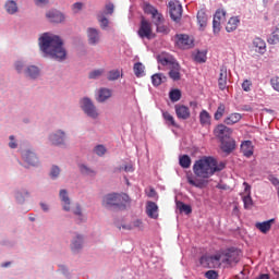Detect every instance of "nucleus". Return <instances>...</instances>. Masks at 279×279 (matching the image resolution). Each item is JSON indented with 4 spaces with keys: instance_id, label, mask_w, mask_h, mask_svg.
<instances>
[{
    "instance_id": "f257e3e1",
    "label": "nucleus",
    "mask_w": 279,
    "mask_h": 279,
    "mask_svg": "<svg viewBox=\"0 0 279 279\" xmlns=\"http://www.w3.org/2000/svg\"><path fill=\"white\" fill-rule=\"evenodd\" d=\"M226 169V162L218 161L217 158L213 156H203L196 160L193 165V173L196 178H199L198 181H195L193 177H187V182L196 189H205L208 186L209 178H213L215 173H220Z\"/></svg>"
},
{
    "instance_id": "f03ea898",
    "label": "nucleus",
    "mask_w": 279,
    "mask_h": 279,
    "mask_svg": "<svg viewBox=\"0 0 279 279\" xmlns=\"http://www.w3.org/2000/svg\"><path fill=\"white\" fill-rule=\"evenodd\" d=\"M39 47L45 56L54 58V60H59V62L66 60V50L62 47V39L56 35L45 33L39 38Z\"/></svg>"
},
{
    "instance_id": "7ed1b4c3",
    "label": "nucleus",
    "mask_w": 279,
    "mask_h": 279,
    "mask_svg": "<svg viewBox=\"0 0 279 279\" xmlns=\"http://www.w3.org/2000/svg\"><path fill=\"white\" fill-rule=\"evenodd\" d=\"M143 10H144L145 14L151 15V19L156 25V32L158 34H169V32H171L169 26L163 24L165 17L162 16V13L158 12V10L154 5H151L149 3H144Z\"/></svg>"
},
{
    "instance_id": "20e7f679",
    "label": "nucleus",
    "mask_w": 279,
    "mask_h": 279,
    "mask_svg": "<svg viewBox=\"0 0 279 279\" xmlns=\"http://www.w3.org/2000/svg\"><path fill=\"white\" fill-rule=\"evenodd\" d=\"M159 62L160 64H162V66H168L169 71V76L171 80H173V82H178L180 81V63H178V61L172 58L171 56L167 54L163 57L159 58Z\"/></svg>"
},
{
    "instance_id": "39448f33",
    "label": "nucleus",
    "mask_w": 279,
    "mask_h": 279,
    "mask_svg": "<svg viewBox=\"0 0 279 279\" xmlns=\"http://www.w3.org/2000/svg\"><path fill=\"white\" fill-rule=\"evenodd\" d=\"M202 267L205 269H219L221 267V253L218 252L215 255H203L199 259Z\"/></svg>"
},
{
    "instance_id": "423d86ee",
    "label": "nucleus",
    "mask_w": 279,
    "mask_h": 279,
    "mask_svg": "<svg viewBox=\"0 0 279 279\" xmlns=\"http://www.w3.org/2000/svg\"><path fill=\"white\" fill-rule=\"evenodd\" d=\"M137 36H140V38H146L147 40H154V38H156V33L154 32L151 22L147 21L145 17H142Z\"/></svg>"
},
{
    "instance_id": "0eeeda50",
    "label": "nucleus",
    "mask_w": 279,
    "mask_h": 279,
    "mask_svg": "<svg viewBox=\"0 0 279 279\" xmlns=\"http://www.w3.org/2000/svg\"><path fill=\"white\" fill-rule=\"evenodd\" d=\"M221 263L226 265V267H230L232 265H236L239 260H241V254L239 251L228 250L225 252H220Z\"/></svg>"
},
{
    "instance_id": "6e6552de",
    "label": "nucleus",
    "mask_w": 279,
    "mask_h": 279,
    "mask_svg": "<svg viewBox=\"0 0 279 279\" xmlns=\"http://www.w3.org/2000/svg\"><path fill=\"white\" fill-rule=\"evenodd\" d=\"M129 197L125 194H108L104 197L102 203L105 206H121L124 202H128Z\"/></svg>"
},
{
    "instance_id": "1a4fd4ad",
    "label": "nucleus",
    "mask_w": 279,
    "mask_h": 279,
    "mask_svg": "<svg viewBox=\"0 0 279 279\" xmlns=\"http://www.w3.org/2000/svg\"><path fill=\"white\" fill-rule=\"evenodd\" d=\"M243 186L244 190L240 193V196L242 197L244 208L250 210L254 206V199H252V185H250L247 182H244Z\"/></svg>"
},
{
    "instance_id": "9d476101",
    "label": "nucleus",
    "mask_w": 279,
    "mask_h": 279,
    "mask_svg": "<svg viewBox=\"0 0 279 279\" xmlns=\"http://www.w3.org/2000/svg\"><path fill=\"white\" fill-rule=\"evenodd\" d=\"M81 108L92 119H97L99 117V112H97V107L93 104L90 98H83L81 100Z\"/></svg>"
},
{
    "instance_id": "9b49d317",
    "label": "nucleus",
    "mask_w": 279,
    "mask_h": 279,
    "mask_svg": "<svg viewBox=\"0 0 279 279\" xmlns=\"http://www.w3.org/2000/svg\"><path fill=\"white\" fill-rule=\"evenodd\" d=\"M169 8L172 21L178 23L182 19V4L178 0H172L169 2Z\"/></svg>"
},
{
    "instance_id": "f8f14e48",
    "label": "nucleus",
    "mask_w": 279,
    "mask_h": 279,
    "mask_svg": "<svg viewBox=\"0 0 279 279\" xmlns=\"http://www.w3.org/2000/svg\"><path fill=\"white\" fill-rule=\"evenodd\" d=\"M226 21V11L222 9H219L216 11L214 15V21H213V29L214 34H219L221 32V23Z\"/></svg>"
},
{
    "instance_id": "ddd939ff",
    "label": "nucleus",
    "mask_w": 279,
    "mask_h": 279,
    "mask_svg": "<svg viewBox=\"0 0 279 279\" xmlns=\"http://www.w3.org/2000/svg\"><path fill=\"white\" fill-rule=\"evenodd\" d=\"M214 134L217 138H219L220 142H222L228 138H231L230 136H232V129H230L223 124H219L214 130Z\"/></svg>"
},
{
    "instance_id": "4468645a",
    "label": "nucleus",
    "mask_w": 279,
    "mask_h": 279,
    "mask_svg": "<svg viewBox=\"0 0 279 279\" xmlns=\"http://www.w3.org/2000/svg\"><path fill=\"white\" fill-rule=\"evenodd\" d=\"M175 45L179 49H191V47H193V38L186 34L177 35Z\"/></svg>"
},
{
    "instance_id": "2eb2a0df",
    "label": "nucleus",
    "mask_w": 279,
    "mask_h": 279,
    "mask_svg": "<svg viewBox=\"0 0 279 279\" xmlns=\"http://www.w3.org/2000/svg\"><path fill=\"white\" fill-rule=\"evenodd\" d=\"M220 143V149H222L225 154H232V151L236 149V141H234L232 137L222 140Z\"/></svg>"
},
{
    "instance_id": "dca6fc26",
    "label": "nucleus",
    "mask_w": 279,
    "mask_h": 279,
    "mask_svg": "<svg viewBox=\"0 0 279 279\" xmlns=\"http://www.w3.org/2000/svg\"><path fill=\"white\" fill-rule=\"evenodd\" d=\"M174 110L178 119H182L183 121L191 119V109H189V107L184 105H175Z\"/></svg>"
},
{
    "instance_id": "f3484780",
    "label": "nucleus",
    "mask_w": 279,
    "mask_h": 279,
    "mask_svg": "<svg viewBox=\"0 0 279 279\" xmlns=\"http://www.w3.org/2000/svg\"><path fill=\"white\" fill-rule=\"evenodd\" d=\"M274 223H276V219L272 218L263 222H256L255 228L259 230L262 234H267V232L271 230V226H274Z\"/></svg>"
},
{
    "instance_id": "a211bd4d",
    "label": "nucleus",
    "mask_w": 279,
    "mask_h": 279,
    "mask_svg": "<svg viewBox=\"0 0 279 279\" xmlns=\"http://www.w3.org/2000/svg\"><path fill=\"white\" fill-rule=\"evenodd\" d=\"M197 23L201 32H204L206 29V26L208 25V15L206 14V10L201 9L197 12Z\"/></svg>"
},
{
    "instance_id": "6ab92c4d",
    "label": "nucleus",
    "mask_w": 279,
    "mask_h": 279,
    "mask_svg": "<svg viewBox=\"0 0 279 279\" xmlns=\"http://www.w3.org/2000/svg\"><path fill=\"white\" fill-rule=\"evenodd\" d=\"M87 38H88L89 45H97L99 40H101L99 31L93 27L87 28Z\"/></svg>"
},
{
    "instance_id": "aec40b11",
    "label": "nucleus",
    "mask_w": 279,
    "mask_h": 279,
    "mask_svg": "<svg viewBox=\"0 0 279 279\" xmlns=\"http://www.w3.org/2000/svg\"><path fill=\"white\" fill-rule=\"evenodd\" d=\"M46 17L50 23H62L64 21V14L60 11L51 10L46 14Z\"/></svg>"
},
{
    "instance_id": "412c9836",
    "label": "nucleus",
    "mask_w": 279,
    "mask_h": 279,
    "mask_svg": "<svg viewBox=\"0 0 279 279\" xmlns=\"http://www.w3.org/2000/svg\"><path fill=\"white\" fill-rule=\"evenodd\" d=\"M218 86L220 90H226V86H228V70L226 68L220 69Z\"/></svg>"
},
{
    "instance_id": "4be33fe9",
    "label": "nucleus",
    "mask_w": 279,
    "mask_h": 279,
    "mask_svg": "<svg viewBox=\"0 0 279 279\" xmlns=\"http://www.w3.org/2000/svg\"><path fill=\"white\" fill-rule=\"evenodd\" d=\"M241 151L246 158L254 156V145H252V141H244L241 144Z\"/></svg>"
},
{
    "instance_id": "5701e85b",
    "label": "nucleus",
    "mask_w": 279,
    "mask_h": 279,
    "mask_svg": "<svg viewBox=\"0 0 279 279\" xmlns=\"http://www.w3.org/2000/svg\"><path fill=\"white\" fill-rule=\"evenodd\" d=\"M146 214L150 219H158V205L154 202H147Z\"/></svg>"
},
{
    "instance_id": "b1692460",
    "label": "nucleus",
    "mask_w": 279,
    "mask_h": 279,
    "mask_svg": "<svg viewBox=\"0 0 279 279\" xmlns=\"http://www.w3.org/2000/svg\"><path fill=\"white\" fill-rule=\"evenodd\" d=\"M243 119V116L241 113L234 112L229 116H227L223 120V123L226 125H234L235 123H239Z\"/></svg>"
},
{
    "instance_id": "393cba45",
    "label": "nucleus",
    "mask_w": 279,
    "mask_h": 279,
    "mask_svg": "<svg viewBox=\"0 0 279 279\" xmlns=\"http://www.w3.org/2000/svg\"><path fill=\"white\" fill-rule=\"evenodd\" d=\"M64 132L58 131L57 133L50 135V142L52 145H62L64 143Z\"/></svg>"
},
{
    "instance_id": "a878e982",
    "label": "nucleus",
    "mask_w": 279,
    "mask_h": 279,
    "mask_svg": "<svg viewBox=\"0 0 279 279\" xmlns=\"http://www.w3.org/2000/svg\"><path fill=\"white\" fill-rule=\"evenodd\" d=\"M110 97H112V92H110V89H107V88H101L98 90V96L96 99L97 101L102 104L107 99H110Z\"/></svg>"
},
{
    "instance_id": "bb28decb",
    "label": "nucleus",
    "mask_w": 279,
    "mask_h": 279,
    "mask_svg": "<svg viewBox=\"0 0 279 279\" xmlns=\"http://www.w3.org/2000/svg\"><path fill=\"white\" fill-rule=\"evenodd\" d=\"M210 113L206 110H202L199 112V123L201 125H203L204 128H206V125H210Z\"/></svg>"
},
{
    "instance_id": "cd10ccee",
    "label": "nucleus",
    "mask_w": 279,
    "mask_h": 279,
    "mask_svg": "<svg viewBox=\"0 0 279 279\" xmlns=\"http://www.w3.org/2000/svg\"><path fill=\"white\" fill-rule=\"evenodd\" d=\"M239 23H241V21L236 16L230 17L226 26L227 32H234L236 27H239Z\"/></svg>"
},
{
    "instance_id": "c85d7f7f",
    "label": "nucleus",
    "mask_w": 279,
    "mask_h": 279,
    "mask_svg": "<svg viewBox=\"0 0 279 279\" xmlns=\"http://www.w3.org/2000/svg\"><path fill=\"white\" fill-rule=\"evenodd\" d=\"M60 198L63 202L64 210H71V201L69 199V194L65 192V190L60 191Z\"/></svg>"
},
{
    "instance_id": "c756f323",
    "label": "nucleus",
    "mask_w": 279,
    "mask_h": 279,
    "mask_svg": "<svg viewBox=\"0 0 279 279\" xmlns=\"http://www.w3.org/2000/svg\"><path fill=\"white\" fill-rule=\"evenodd\" d=\"M191 157L189 155L179 156V165L182 169H189L191 167Z\"/></svg>"
},
{
    "instance_id": "7c9ffc66",
    "label": "nucleus",
    "mask_w": 279,
    "mask_h": 279,
    "mask_svg": "<svg viewBox=\"0 0 279 279\" xmlns=\"http://www.w3.org/2000/svg\"><path fill=\"white\" fill-rule=\"evenodd\" d=\"M133 71L137 77H143L145 75V65L142 62H136L133 65Z\"/></svg>"
},
{
    "instance_id": "2f4dec72",
    "label": "nucleus",
    "mask_w": 279,
    "mask_h": 279,
    "mask_svg": "<svg viewBox=\"0 0 279 279\" xmlns=\"http://www.w3.org/2000/svg\"><path fill=\"white\" fill-rule=\"evenodd\" d=\"M153 86H160V84L167 82V76L162 73H157L151 76Z\"/></svg>"
},
{
    "instance_id": "473e14b6",
    "label": "nucleus",
    "mask_w": 279,
    "mask_h": 279,
    "mask_svg": "<svg viewBox=\"0 0 279 279\" xmlns=\"http://www.w3.org/2000/svg\"><path fill=\"white\" fill-rule=\"evenodd\" d=\"M207 56H208V51H206V50L199 51L198 50L194 54V60H195V62H198L199 64H204V62H206V60H207Z\"/></svg>"
},
{
    "instance_id": "72a5a7b5",
    "label": "nucleus",
    "mask_w": 279,
    "mask_h": 279,
    "mask_svg": "<svg viewBox=\"0 0 279 279\" xmlns=\"http://www.w3.org/2000/svg\"><path fill=\"white\" fill-rule=\"evenodd\" d=\"M162 118L166 121L168 125H172V128H178V124L175 123V119L169 111H162Z\"/></svg>"
},
{
    "instance_id": "f704fd0d",
    "label": "nucleus",
    "mask_w": 279,
    "mask_h": 279,
    "mask_svg": "<svg viewBox=\"0 0 279 279\" xmlns=\"http://www.w3.org/2000/svg\"><path fill=\"white\" fill-rule=\"evenodd\" d=\"M40 75V71L35 66L31 65L26 70V76L31 77V80H36V77Z\"/></svg>"
},
{
    "instance_id": "c9c22d12",
    "label": "nucleus",
    "mask_w": 279,
    "mask_h": 279,
    "mask_svg": "<svg viewBox=\"0 0 279 279\" xmlns=\"http://www.w3.org/2000/svg\"><path fill=\"white\" fill-rule=\"evenodd\" d=\"M278 43H279V24L276 26L271 36L268 38L269 45H278Z\"/></svg>"
},
{
    "instance_id": "e433bc0d",
    "label": "nucleus",
    "mask_w": 279,
    "mask_h": 279,
    "mask_svg": "<svg viewBox=\"0 0 279 279\" xmlns=\"http://www.w3.org/2000/svg\"><path fill=\"white\" fill-rule=\"evenodd\" d=\"M226 114V105L220 104L214 114V119L216 121H219L223 118V116Z\"/></svg>"
},
{
    "instance_id": "4c0bfd02",
    "label": "nucleus",
    "mask_w": 279,
    "mask_h": 279,
    "mask_svg": "<svg viewBox=\"0 0 279 279\" xmlns=\"http://www.w3.org/2000/svg\"><path fill=\"white\" fill-rule=\"evenodd\" d=\"M120 77H123L122 70H111L108 74V80L110 82H114L116 80H119Z\"/></svg>"
},
{
    "instance_id": "58836bf2",
    "label": "nucleus",
    "mask_w": 279,
    "mask_h": 279,
    "mask_svg": "<svg viewBox=\"0 0 279 279\" xmlns=\"http://www.w3.org/2000/svg\"><path fill=\"white\" fill-rule=\"evenodd\" d=\"M170 100L175 104L182 99V92L180 89H172L169 93Z\"/></svg>"
},
{
    "instance_id": "ea45409f",
    "label": "nucleus",
    "mask_w": 279,
    "mask_h": 279,
    "mask_svg": "<svg viewBox=\"0 0 279 279\" xmlns=\"http://www.w3.org/2000/svg\"><path fill=\"white\" fill-rule=\"evenodd\" d=\"M23 158L25 160V162H27V165H36V162H38V159L36 158V155H34V153H25L23 155Z\"/></svg>"
},
{
    "instance_id": "a19ab883",
    "label": "nucleus",
    "mask_w": 279,
    "mask_h": 279,
    "mask_svg": "<svg viewBox=\"0 0 279 279\" xmlns=\"http://www.w3.org/2000/svg\"><path fill=\"white\" fill-rule=\"evenodd\" d=\"M5 10L9 14H14L17 12L19 7L16 5V2L13 0H10L5 3Z\"/></svg>"
},
{
    "instance_id": "79ce46f5",
    "label": "nucleus",
    "mask_w": 279,
    "mask_h": 279,
    "mask_svg": "<svg viewBox=\"0 0 279 279\" xmlns=\"http://www.w3.org/2000/svg\"><path fill=\"white\" fill-rule=\"evenodd\" d=\"M177 208H179L180 213H185V215H191V213H193L191 206L182 202H177Z\"/></svg>"
},
{
    "instance_id": "37998d69",
    "label": "nucleus",
    "mask_w": 279,
    "mask_h": 279,
    "mask_svg": "<svg viewBox=\"0 0 279 279\" xmlns=\"http://www.w3.org/2000/svg\"><path fill=\"white\" fill-rule=\"evenodd\" d=\"M254 47H256V49H258L259 51H265V40L260 39V38H256L253 43Z\"/></svg>"
},
{
    "instance_id": "c03bdc74",
    "label": "nucleus",
    "mask_w": 279,
    "mask_h": 279,
    "mask_svg": "<svg viewBox=\"0 0 279 279\" xmlns=\"http://www.w3.org/2000/svg\"><path fill=\"white\" fill-rule=\"evenodd\" d=\"M98 23L100 24L101 29H106L110 25V21L106 16H99Z\"/></svg>"
},
{
    "instance_id": "a18cd8bd",
    "label": "nucleus",
    "mask_w": 279,
    "mask_h": 279,
    "mask_svg": "<svg viewBox=\"0 0 279 279\" xmlns=\"http://www.w3.org/2000/svg\"><path fill=\"white\" fill-rule=\"evenodd\" d=\"M134 228H137L138 230H143V220L141 219L134 220L130 226V230H134Z\"/></svg>"
},
{
    "instance_id": "49530a36",
    "label": "nucleus",
    "mask_w": 279,
    "mask_h": 279,
    "mask_svg": "<svg viewBox=\"0 0 279 279\" xmlns=\"http://www.w3.org/2000/svg\"><path fill=\"white\" fill-rule=\"evenodd\" d=\"M205 278L207 279H218L219 278V272L216 270H208L205 272Z\"/></svg>"
},
{
    "instance_id": "de8ad7c7",
    "label": "nucleus",
    "mask_w": 279,
    "mask_h": 279,
    "mask_svg": "<svg viewBox=\"0 0 279 279\" xmlns=\"http://www.w3.org/2000/svg\"><path fill=\"white\" fill-rule=\"evenodd\" d=\"M104 75V70H95L92 73H89L90 80H97L98 77H101Z\"/></svg>"
},
{
    "instance_id": "09e8293b",
    "label": "nucleus",
    "mask_w": 279,
    "mask_h": 279,
    "mask_svg": "<svg viewBox=\"0 0 279 279\" xmlns=\"http://www.w3.org/2000/svg\"><path fill=\"white\" fill-rule=\"evenodd\" d=\"M270 84L271 87L274 88V90H276L277 93H279V76H275L270 80Z\"/></svg>"
},
{
    "instance_id": "8fccbe9b",
    "label": "nucleus",
    "mask_w": 279,
    "mask_h": 279,
    "mask_svg": "<svg viewBox=\"0 0 279 279\" xmlns=\"http://www.w3.org/2000/svg\"><path fill=\"white\" fill-rule=\"evenodd\" d=\"M242 88L245 93H250V90H252V81L250 80H245L243 83H242Z\"/></svg>"
},
{
    "instance_id": "3c124183",
    "label": "nucleus",
    "mask_w": 279,
    "mask_h": 279,
    "mask_svg": "<svg viewBox=\"0 0 279 279\" xmlns=\"http://www.w3.org/2000/svg\"><path fill=\"white\" fill-rule=\"evenodd\" d=\"M94 151L97 156H104V154H106V147L104 145H98L95 147Z\"/></svg>"
},
{
    "instance_id": "603ef678",
    "label": "nucleus",
    "mask_w": 279,
    "mask_h": 279,
    "mask_svg": "<svg viewBox=\"0 0 279 279\" xmlns=\"http://www.w3.org/2000/svg\"><path fill=\"white\" fill-rule=\"evenodd\" d=\"M50 175L51 178H58V175H60V168L58 167H52L51 171H50Z\"/></svg>"
},
{
    "instance_id": "864d4df0",
    "label": "nucleus",
    "mask_w": 279,
    "mask_h": 279,
    "mask_svg": "<svg viewBox=\"0 0 279 279\" xmlns=\"http://www.w3.org/2000/svg\"><path fill=\"white\" fill-rule=\"evenodd\" d=\"M114 12V4L108 3L106 4V14H113Z\"/></svg>"
},
{
    "instance_id": "5fc2aeb1",
    "label": "nucleus",
    "mask_w": 279,
    "mask_h": 279,
    "mask_svg": "<svg viewBox=\"0 0 279 279\" xmlns=\"http://www.w3.org/2000/svg\"><path fill=\"white\" fill-rule=\"evenodd\" d=\"M72 10L75 13L80 12V10H82V3H80V2L74 3L72 7Z\"/></svg>"
},
{
    "instance_id": "6e6d98bb",
    "label": "nucleus",
    "mask_w": 279,
    "mask_h": 279,
    "mask_svg": "<svg viewBox=\"0 0 279 279\" xmlns=\"http://www.w3.org/2000/svg\"><path fill=\"white\" fill-rule=\"evenodd\" d=\"M10 143H9V147H11V149H16V143L13 142L14 141V137L13 135L10 136Z\"/></svg>"
},
{
    "instance_id": "4d7b16f0",
    "label": "nucleus",
    "mask_w": 279,
    "mask_h": 279,
    "mask_svg": "<svg viewBox=\"0 0 279 279\" xmlns=\"http://www.w3.org/2000/svg\"><path fill=\"white\" fill-rule=\"evenodd\" d=\"M149 197H158V193H156V190L154 187H150L148 194Z\"/></svg>"
},
{
    "instance_id": "13d9d810",
    "label": "nucleus",
    "mask_w": 279,
    "mask_h": 279,
    "mask_svg": "<svg viewBox=\"0 0 279 279\" xmlns=\"http://www.w3.org/2000/svg\"><path fill=\"white\" fill-rule=\"evenodd\" d=\"M15 69H16V71H17L19 73H21V71L23 70V62L17 61V62L15 63Z\"/></svg>"
},
{
    "instance_id": "bf43d9fd",
    "label": "nucleus",
    "mask_w": 279,
    "mask_h": 279,
    "mask_svg": "<svg viewBox=\"0 0 279 279\" xmlns=\"http://www.w3.org/2000/svg\"><path fill=\"white\" fill-rule=\"evenodd\" d=\"M124 171H126V172H132V171H134V166H133L132 163L125 166V167H124Z\"/></svg>"
},
{
    "instance_id": "052dcab7",
    "label": "nucleus",
    "mask_w": 279,
    "mask_h": 279,
    "mask_svg": "<svg viewBox=\"0 0 279 279\" xmlns=\"http://www.w3.org/2000/svg\"><path fill=\"white\" fill-rule=\"evenodd\" d=\"M270 182H271V184H274L275 186H278V187H279V180H278V178L272 177V178L270 179Z\"/></svg>"
},
{
    "instance_id": "680f3d73",
    "label": "nucleus",
    "mask_w": 279,
    "mask_h": 279,
    "mask_svg": "<svg viewBox=\"0 0 279 279\" xmlns=\"http://www.w3.org/2000/svg\"><path fill=\"white\" fill-rule=\"evenodd\" d=\"M49 0H35L36 5H43V3H47Z\"/></svg>"
},
{
    "instance_id": "e2e57ef3",
    "label": "nucleus",
    "mask_w": 279,
    "mask_h": 279,
    "mask_svg": "<svg viewBox=\"0 0 279 279\" xmlns=\"http://www.w3.org/2000/svg\"><path fill=\"white\" fill-rule=\"evenodd\" d=\"M82 245V243L80 242V243H77V242H74L73 243V250H78V247Z\"/></svg>"
},
{
    "instance_id": "0e129e2a",
    "label": "nucleus",
    "mask_w": 279,
    "mask_h": 279,
    "mask_svg": "<svg viewBox=\"0 0 279 279\" xmlns=\"http://www.w3.org/2000/svg\"><path fill=\"white\" fill-rule=\"evenodd\" d=\"M190 106L191 108H197V101H191Z\"/></svg>"
},
{
    "instance_id": "69168bd1",
    "label": "nucleus",
    "mask_w": 279,
    "mask_h": 279,
    "mask_svg": "<svg viewBox=\"0 0 279 279\" xmlns=\"http://www.w3.org/2000/svg\"><path fill=\"white\" fill-rule=\"evenodd\" d=\"M41 208H43V210H49V208L45 204H41Z\"/></svg>"
},
{
    "instance_id": "338daca9",
    "label": "nucleus",
    "mask_w": 279,
    "mask_h": 279,
    "mask_svg": "<svg viewBox=\"0 0 279 279\" xmlns=\"http://www.w3.org/2000/svg\"><path fill=\"white\" fill-rule=\"evenodd\" d=\"M8 265H10V263L2 264V267H8Z\"/></svg>"
},
{
    "instance_id": "774afa93",
    "label": "nucleus",
    "mask_w": 279,
    "mask_h": 279,
    "mask_svg": "<svg viewBox=\"0 0 279 279\" xmlns=\"http://www.w3.org/2000/svg\"><path fill=\"white\" fill-rule=\"evenodd\" d=\"M75 215H82V211L81 210L75 211Z\"/></svg>"
}]
</instances>
